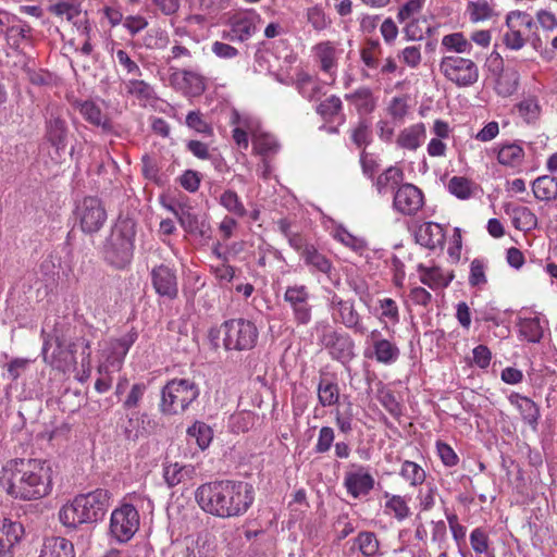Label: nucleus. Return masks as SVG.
<instances>
[{"label": "nucleus", "mask_w": 557, "mask_h": 557, "mask_svg": "<svg viewBox=\"0 0 557 557\" xmlns=\"http://www.w3.org/2000/svg\"><path fill=\"white\" fill-rule=\"evenodd\" d=\"M373 348L376 360L382 363H392L399 356L397 346L387 339L375 341Z\"/></svg>", "instance_id": "nucleus-40"}, {"label": "nucleus", "mask_w": 557, "mask_h": 557, "mask_svg": "<svg viewBox=\"0 0 557 557\" xmlns=\"http://www.w3.org/2000/svg\"><path fill=\"white\" fill-rule=\"evenodd\" d=\"M75 108L79 111L82 116L91 125L102 128L104 132L111 129V121L102 113L100 107L91 101H76Z\"/></svg>", "instance_id": "nucleus-25"}, {"label": "nucleus", "mask_w": 557, "mask_h": 557, "mask_svg": "<svg viewBox=\"0 0 557 557\" xmlns=\"http://www.w3.org/2000/svg\"><path fill=\"white\" fill-rule=\"evenodd\" d=\"M403 180L400 169L391 166L382 173L376 180V188L379 193H383L387 187H394Z\"/></svg>", "instance_id": "nucleus-52"}, {"label": "nucleus", "mask_w": 557, "mask_h": 557, "mask_svg": "<svg viewBox=\"0 0 557 557\" xmlns=\"http://www.w3.org/2000/svg\"><path fill=\"white\" fill-rule=\"evenodd\" d=\"M295 87L298 92L308 100L319 98L322 91L319 79L306 71H299L296 73Z\"/></svg>", "instance_id": "nucleus-30"}, {"label": "nucleus", "mask_w": 557, "mask_h": 557, "mask_svg": "<svg viewBox=\"0 0 557 557\" xmlns=\"http://www.w3.org/2000/svg\"><path fill=\"white\" fill-rule=\"evenodd\" d=\"M185 557H208V544L207 541H202L198 537L191 542V545H187L183 552Z\"/></svg>", "instance_id": "nucleus-64"}, {"label": "nucleus", "mask_w": 557, "mask_h": 557, "mask_svg": "<svg viewBox=\"0 0 557 557\" xmlns=\"http://www.w3.org/2000/svg\"><path fill=\"white\" fill-rule=\"evenodd\" d=\"M332 307L339 313V321L349 329L363 333L364 327L360 323V315L356 311L354 304L349 300H343L336 294L331 299Z\"/></svg>", "instance_id": "nucleus-22"}, {"label": "nucleus", "mask_w": 557, "mask_h": 557, "mask_svg": "<svg viewBox=\"0 0 557 557\" xmlns=\"http://www.w3.org/2000/svg\"><path fill=\"white\" fill-rule=\"evenodd\" d=\"M230 124L233 126V139H268V134L253 116L232 110Z\"/></svg>", "instance_id": "nucleus-17"}, {"label": "nucleus", "mask_w": 557, "mask_h": 557, "mask_svg": "<svg viewBox=\"0 0 557 557\" xmlns=\"http://www.w3.org/2000/svg\"><path fill=\"white\" fill-rule=\"evenodd\" d=\"M199 396L198 386L187 379H174L161 392L160 409L165 414H178Z\"/></svg>", "instance_id": "nucleus-6"}, {"label": "nucleus", "mask_w": 557, "mask_h": 557, "mask_svg": "<svg viewBox=\"0 0 557 557\" xmlns=\"http://www.w3.org/2000/svg\"><path fill=\"white\" fill-rule=\"evenodd\" d=\"M144 417L145 414L139 417L138 413H132L127 417L126 422L122 425L123 435L126 441L136 442L145 435Z\"/></svg>", "instance_id": "nucleus-36"}, {"label": "nucleus", "mask_w": 557, "mask_h": 557, "mask_svg": "<svg viewBox=\"0 0 557 557\" xmlns=\"http://www.w3.org/2000/svg\"><path fill=\"white\" fill-rule=\"evenodd\" d=\"M422 206V191L412 184L401 185L394 196L395 209L405 215L416 214Z\"/></svg>", "instance_id": "nucleus-18"}, {"label": "nucleus", "mask_w": 557, "mask_h": 557, "mask_svg": "<svg viewBox=\"0 0 557 557\" xmlns=\"http://www.w3.org/2000/svg\"><path fill=\"white\" fill-rule=\"evenodd\" d=\"M185 473V467L178 463L170 465L164 468V480L169 486H175L182 482Z\"/></svg>", "instance_id": "nucleus-63"}, {"label": "nucleus", "mask_w": 557, "mask_h": 557, "mask_svg": "<svg viewBox=\"0 0 557 557\" xmlns=\"http://www.w3.org/2000/svg\"><path fill=\"white\" fill-rule=\"evenodd\" d=\"M310 294L305 285L288 286L284 300L293 309L294 319L298 324H308L311 321L312 307L309 304Z\"/></svg>", "instance_id": "nucleus-16"}, {"label": "nucleus", "mask_w": 557, "mask_h": 557, "mask_svg": "<svg viewBox=\"0 0 557 557\" xmlns=\"http://www.w3.org/2000/svg\"><path fill=\"white\" fill-rule=\"evenodd\" d=\"M400 475L413 486L422 484L425 480V471L416 462L408 460L403 463Z\"/></svg>", "instance_id": "nucleus-46"}, {"label": "nucleus", "mask_w": 557, "mask_h": 557, "mask_svg": "<svg viewBox=\"0 0 557 557\" xmlns=\"http://www.w3.org/2000/svg\"><path fill=\"white\" fill-rule=\"evenodd\" d=\"M440 71L446 79L458 87H468L479 79L478 65L470 59L446 55L440 63Z\"/></svg>", "instance_id": "nucleus-9"}, {"label": "nucleus", "mask_w": 557, "mask_h": 557, "mask_svg": "<svg viewBox=\"0 0 557 557\" xmlns=\"http://www.w3.org/2000/svg\"><path fill=\"white\" fill-rule=\"evenodd\" d=\"M386 508L392 510L398 520H404L410 515L405 498L399 495H393L386 503Z\"/></svg>", "instance_id": "nucleus-57"}, {"label": "nucleus", "mask_w": 557, "mask_h": 557, "mask_svg": "<svg viewBox=\"0 0 557 557\" xmlns=\"http://www.w3.org/2000/svg\"><path fill=\"white\" fill-rule=\"evenodd\" d=\"M143 162V175L156 183L159 182V166L157 159L148 153L144 154L141 158Z\"/></svg>", "instance_id": "nucleus-62"}, {"label": "nucleus", "mask_w": 557, "mask_h": 557, "mask_svg": "<svg viewBox=\"0 0 557 557\" xmlns=\"http://www.w3.org/2000/svg\"><path fill=\"white\" fill-rule=\"evenodd\" d=\"M519 332L527 341L537 343L543 336V330L539 318L521 319L519 321Z\"/></svg>", "instance_id": "nucleus-39"}, {"label": "nucleus", "mask_w": 557, "mask_h": 557, "mask_svg": "<svg viewBox=\"0 0 557 557\" xmlns=\"http://www.w3.org/2000/svg\"><path fill=\"white\" fill-rule=\"evenodd\" d=\"M128 95L136 98L140 106H147L157 99L153 87L143 79H128L125 84Z\"/></svg>", "instance_id": "nucleus-31"}, {"label": "nucleus", "mask_w": 557, "mask_h": 557, "mask_svg": "<svg viewBox=\"0 0 557 557\" xmlns=\"http://www.w3.org/2000/svg\"><path fill=\"white\" fill-rule=\"evenodd\" d=\"M523 150L516 143L503 145L497 151L498 162L503 165L516 166L522 162Z\"/></svg>", "instance_id": "nucleus-35"}, {"label": "nucleus", "mask_w": 557, "mask_h": 557, "mask_svg": "<svg viewBox=\"0 0 557 557\" xmlns=\"http://www.w3.org/2000/svg\"><path fill=\"white\" fill-rule=\"evenodd\" d=\"M54 344L55 347L49 355V349L52 347V343L47 338L44 342L42 357L46 363H49L51 367L62 372L75 370L77 364L76 354L81 349L82 366L89 367L90 345L87 339L81 337L76 342L66 345L62 338L55 336Z\"/></svg>", "instance_id": "nucleus-5"}, {"label": "nucleus", "mask_w": 557, "mask_h": 557, "mask_svg": "<svg viewBox=\"0 0 557 557\" xmlns=\"http://www.w3.org/2000/svg\"><path fill=\"white\" fill-rule=\"evenodd\" d=\"M195 498L205 512L223 519L244 515L253 502L248 484L230 480L201 484Z\"/></svg>", "instance_id": "nucleus-2"}, {"label": "nucleus", "mask_w": 557, "mask_h": 557, "mask_svg": "<svg viewBox=\"0 0 557 557\" xmlns=\"http://www.w3.org/2000/svg\"><path fill=\"white\" fill-rule=\"evenodd\" d=\"M424 3L425 0H407L398 10V22L405 23L406 21L413 17L416 14L420 13Z\"/></svg>", "instance_id": "nucleus-55"}, {"label": "nucleus", "mask_w": 557, "mask_h": 557, "mask_svg": "<svg viewBox=\"0 0 557 557\" xmlns=\"http://www.w3.org/2000/svg\"><path fill=\"white\" fill-rule=\"evenodd\" d=\"M137 223L133 218L119 216L103 248L104 259L116 269L129 264L134 252Z\"/></svg>", "instance_id": "nucleus-4"}, {"label": "nucleus", "mask_w": 557, "mask_h": 557, "mask_svg": "<svg viewBox=\"0 0 557 557\" xmlns=\"http://www.w3.org/2000/svg\"><path fill=\"white\" fill-rule=\"evenodd\" d=\"M32 28L27 24H10L3 34L12 48H18L24 40L30 38Z\"/></svg>", "instance_id": "nucleus-38"}, {"label": "nucleus", "mask_w": 557, "mask_h": 557, "mask_svg": "<svg viewBox=\"0 0 557 557\" xmlns=\"http://www.w3.org/2000/svg\"><path fill=\"white\" fill-rule=\"evenodd\" d=\"M306 16L308 23L318 32L324 30L331 25V20L324 10L318 5L308 8Z\"/></svg>", "instance_id": "nucleus-48"}, {"label": "nucleus", "mask_w": 557, "mask_h": 557, "mask_svg": "<svg viewBox=\"0 0 557 557\" xmlns=\"http://www.w3.org/2000/svg\"><path fill=\"white\" fill-rule=\"evenodd\" d=\"M311 52L314 64L323 74L327 75L332 82H334L338 71L339 59L343 53L339 42L322 40L312 47Z\"/></svg>", "instance_id": "nucleus-13"}, {"label": "nucleus", "mask_w": 557, "mask_h": 557, "mask_svg": "<svg viewBox=\"0 0 557 557\" xmlns=\"http://www.w3.org/2000/svg\"><path fill=\"white\" fill-rule=\"evenodd\" d=\"M74 218L83 233L92 235L103 227L108 214L101 199L88 196L76 203Z\"/></svg>", "instance_id": "nucleus-8"}, {"label": "nucleus", "mask_w": 557, "mask_h": 557, "mask_svg": "<svg viewBox=\"0 0 557 557\" xmlns=\"http://www.w3.org/2000/svg\"><path fill=\"white\" fill-rule=\"evenodd\" d=\"M466 12L472 23L491 20L495 15L493 4L487 0H470Z\"/></svg>", "instance_id": "nucleus-33"}, {"label": "nucleus", "mask_w": 557, "mask_h": 557, "mask_svg": "<svg viewBox=\"0 0 557 557\" xmlns=\"http://www.w3.org/2000/svg\"><path fill=\"white\" fill-rule=\"evenodd\" d=\"M48 11L57 17L67 21L74 20L81 13L78 7L70 0H57L48 7Z\"/></svg>", "instance_id": "nucleus-42"}, {"label": "nucleus", "mask_w": 557, "mask_h": 557, "mask_svg": "<svg viewBox=\"0 0 557 557\" xmlns=\"http://www.w3.org/2000/svg\"><path fill=\"white\" fill-rule=\"evenodd\" d=\"M533 194L539 200H553L557 198V177L543 175L532 184Z\"/></svg>", "instance_id": "nucleus-32"}, {"label": "nucleus", "mask_w": 557, "mask_h": 557, "mask_svg": "<svg viewBox=\"0 0 557 557\" xmlns=\"http://www.w3.org/2000/svg\"><path fill=\"white\" fill-rule=\"evenodd\" d=\"M344 486L354 498H358L370 493L374 487V479L360 466L357 471L346 473Z\"/></svg>", "instance_id": "nucleus-20"}, {"label": "nucleus", "mask_w": 557, "mask_h": 557, "mask_svg": "<svg viewBox=\"0 0 557 557\" xmlns=\"http://www.w3.org/2000/svg\"><path fill=\"white\" fill-rule=\"evenodd\" d=\"M442 46L456 53H469L472 49L471 42L462 33H453L442 38Z\"/></svg>", "instance_id": "nucleus-43"}, {"label": "nucleus", "mask_w": 557, "mask_h": 557, "mask_svg": "<svg viewBox=\"0 0 557 557\" xmlns=\"http://www.w3.org/2000/svg\"><path fill=\"white\" fill-rule=\"evenodd\" d=\"M470 544L476 554H484L488 549V535L482 528L474 529L470 534Z\"/></svg>", "instance_id": "nucleus-58"}, {"label": "nucleus", "mask_w": 557, "mask_h": 557, "mask_svg": "<svg viewBox=\"0 0 557 557\" xmlns=\"http://www.w3.org/2000/svg\"><path fill=\"white\" fill-rule=\"evenodd\" d=\"M261 22L260 14L255 10L237 12L230 17V29L223 30L222 38L230 41H246L256 33Z\"/></svg>", "instance_id": "nucleus-12"}, {"label": "nucleus", "mask_w": 557, "mask_h": 557, "mask_svg": "<svg viewBox=\"0 0 557 557\" xmlns=\"http://www.w3.org/2000/svg\"><path fill=\"white\" fill-rule=\"evenodd\" d=\"M0 486L15 499H40L51 492L52 468L46 460L12 459L2 468Z\"/></svg>", "instance_id": "nucleus-1"}, {"label": "nucleus", "mask_w": 557, "mask_h": 557, "mask_svg": "<svg viewBox=\"0 0 557 557\" xmlns=\"http://www.w3.org/2000/svg\"><path fill=\"white\" fill-rule=\"evenodd\" d=\"M485 264L480 259H474L471 262L469 284L471 286H480L486 284Z\"/></svg>", "instance_id": "nucleus-59"}, {"label": "nucleus", "mask_w": 557, "mask_h": 557, "mask_svg": "<svg viewBox=\"0 0 557 557\" xmlns=\"http://www.w3.org/2000/svg\"><path fill=\"white\" fill-rule=\"evenodd\" d=\"M39 557H75L74 545L64 537H48L42 544Z\"/></svg>", "instance_id": "nucleus-27"}, {"label": "nucleus", "mask_w": 557, "mask_h": 557, "mask_svg": "<svg viewBox=\"0 0 557 557\" xmlns=\"http://www.w3.org/2000/svg\"><path fill=\"white\" fill-rule=\"evenodd\" d=\"M416 242L429 249H435L444 242L443 228L434 222H426L420 225L416 231Z\"/></svg>", "instance_id": "nucleus-26"}, {"label": "nucleus", "mask_w": 557, "mask_h": 557, "mask_svg": "<svg viewBox=\"0 0 557 557\" xmlns=\"http://www.w3.org/2000/svg\"><path fill=\"white\" fill-rule=\"evenodd\" d=\"M534 27L533 17L521 11H510L506 15V32L503 35L504 45L510 50L522 49Z\"/></svg>", "instance_id": "nucleus-10"}, {"label": "nucleus", "mask_w": 557, "mask_h": 557, "mask_svg": "<svg viewBox=\"0 0 557 557\" xmlns=\"http://www.w3.org/2000/svg\"><path fill=\"white\" fill-rule=\"evenodd\" d=\"M320 342L334 359L344 362L354 356V343L349 335L338 333L331 326L323 327Z\"/></svg>", "instance_id": "nucleus-15"}, {"label": "nucleus", "mask_w": 557, "mask_h": 557, "mask_svg": "<svg viewBox=\"0 0 557 557\" xmlns=\"http://www.w3.org/2000/svg\"><path fill=\"white\" fill-rule=\"evenodd\" d=\"M519 114L527 121H535L541 113V106L535 97H529L518 104Z\"/></svg>", "instance_id": "nucleus-54"}, {"label": "nucleus", "mask_w": 557, "mask_h": 557, "mask_svg": "<svg viewBox=\"0 0 557 557\" xmlns=\"http://www.w3.org/2000/svg\"><path fill=\"white\" fill-rule=\"evenodd\" d=\"M113 58L127 75L140 76L141 70L138 64L131 58L128 52L123 49L113 50Z\"/></svg>", "instance_id": "nucleus-51"}, {"label": "nucleus", "mask_w": 557, "mask_h": 557, "mask_svg": "<svg viewBox=\"0 0 557 557\" xmlns=\"http://www.w3.org/2000/svg\"><path fill=\"white\" fill-rule=\"evenodd\" d=\"M356 543L366 557L374 556L379 550V541L373 532L359 533Z\"/></svg>", "instance_id": "nucleus-50"}, {"label": "nucleus", "mask_w": 557, "mask_h": 557, "mask_svg": "<svg viewBox=\"0 0 557 557\" xmlns=\"http://www.w3.org/2000/svg\"><path fill=\"white\" fill-rule=\"evenodd\" d=\"M345 99L356 108L359 115L370 114L375 110L377 103V98L367 86L359 87L351 94H346Z\"/></svg>", "instance_id": "nucleus-24"}, {"label": "nucleus", "mask_w": 557, "mask_h": 557, "mask_svg": "<svg viewBox=\"0 0 557 557\" xmlns=\"http://www.w3.org/2000/svg\"><path fill=\"white\" fill-rule=\"evenodd\" d=\"M169 82L172 88L185 97H200L207 89V78L199 72L171 67Z\"/></svg>", "instance_id": "nucleus-14"}, {"label": "nucleus", "mask_w": 557, "mask_h": 557, "mask_svg": "<svg viewBox=\"0 0 557 557\" xmlns=\"http://www.w3.org/2000/svg\"><path fill=\"white\" fill-rule=\"evenodd\" d=\"M380 55L381 46L377 40H368L366 47H363L360 52L362 62L369 69H376L379 66Z\"/></svg>", "instance_id": "nucleus-47"}, {"label": "nucleus", "mask_w": 557, "mask_h": 557, "mask_svg": "<svg viewBox=\"0 0 557 557\" xmlns=\"http://www.w3.org/2000/svg\"><path fill=\"white\" fill-rule=\"evenodd\" d=\"M186 125L203 136H212L213 128L200 111H190L186 116Z\"/></svg>", "instance_id": "nucleus-44"}, {"label": "nucleus", "mask_w": 557, "mask_h": 557, "mask_svg": "<svg viewBox=\"0 0 557 557\" xmlns=\"http://www.w3.org/2000/svg\"><path fill=\"white\" fill-rule=\"evenodd\" d=\"M151 282L156 293L168 299L178 295L177 277L175 271L168 265L160 264L151 270Z\"/></svg>", "instance_id": "nucleus-19"}, {"label": "nucleus", "mask_w": 557, "mask_h": 557, "mask_svg": "<svg viewBox=\"0 0 557 557\" xmlns=\"http://www.w3.org/2000/svg\"><path fill=\"white\" fill-rule=\"evenodd\" d=\"M399 58L404 64L411 69H417L422 60L421 47L420 46H407L399 54Z\"/></svg>", "instance_id": "nucleus-56"}, {"label": "nucleus", "mask_w": 557, "mask_h": 557, "mask_svg": "<svg viewBox=\"0 0 557 557\" xmlns=\"http://www.w3.org/2000/svg\"><path fill=\"white\" fill-rule=\"evenodd\" d=\"M509 400L511 404L518 407L523 421L528 423L533 431H536L540 419L539 406L530 398L521 396L519 394H512L509 397Z\"/></svg>", "instance_id": "nucleus-28"}, {"label": "nucleus", "mask_w": 557, "mask_h": 557, "mask_svg": "<svg viewBox=\"0 0 557 557\" xmlns=\"http://www.w3.org/2000/svg\"><path fill=\"white\" fill-rule=\"evenodd\" d=\"M220 332L223 334V346L226 350H250L258 339V329L253 322L238 318L231 319L221 324Z\"/></svg>", "instance_id": "nucleus-7"}, {"label": "nucleus", "mask_w": 557, "mask_h": 557, "mask_svg": "<svg viewBox=\"0 0 557 557\" xmlns=\"http://www.w3.org/2000/svg\"><path fill=\"white\" fill-rule=\"evenodd\" d=\"M318 398L323 407H331L339 400L338 384L327 379H321L318 384Z\"/></svg>", "instance_id": "nucleus-34"}, {"label": "nucleus", "mask_w": 557, "mask_h": 557, "mask_svg": "<svg viewBox=\"0 0 557 557\" xmlns=\"http://www.w3.org/2000/svg\"><path fill=\"white\" fill-rule=\"evenodd\" d=\"M81 398L79 392H71L66 388L59 398V405L63 411L74 412L81 406Z\"/></svg>", "instance_id": "nucleus-60"}, {"label": "nucleus", "mask_w": 557, "mask_h": 557, "mask_svg": "<svg viewBox=\"0 0 557 557\" xmlns=\"http://www.w3.org/2000/svg\"><path fill=\"white\" fill-rule=\"evenodd\" d=\"M343 108V103L339 97L332 95L320 102L317 108V112L324 119H330L337 115Z\"/></svg>", "instance_id": "nucleus-53"}, {"label": "nucleus", "mask_w": 557, "mask_h": 557, "mask_svg": "<svg viewBox=\"0 0 557 557\" xmlns=\"http://www.w3.org/2000/svg\"><path fill=\"white\" fill-rule=\"evenodd\" d=\"M109 499L110 494L103 488L77 495L72 503L61 508L59 512L60 521L71 528H76L83 523L97 522L106 515Z\"/></svg>", "instance_id": "nucleus-3"}, {"label": "nucleus", "mask_w": 557, "mask_h": 557, "mask_svg": "<svg viewBox=\"0 0 557 557\" xmlns=\"http://www.w3.org/2000/svg\"><path fill=\"white\" fill-rule=\"evenodd\" d=\"M181 186L189 191L195 193L199 189L201 175L193 170H186L178 178Z\"/></svg>", "instance_id": "nucleus-61"}, {"label": "nucleus", "mask_w": 557, "mask_h": 557, "mask_svg": "<svg viewBox=\"0 0 557 557\" xmlns=\"http://www.w3.org/2000/svg\"><path fill=\"white\" fill-rule=\"evenodd\" d=\"M177 219L186 232L203 238L210 237V224L206 220H200L196 214L191 213L189 207L180 206Z\"/></svg>", "instance_id": "nucleus-23"}, {"label": "nucleus", "mask_w": 557, "mask_h": 557, "mask_svg": "<svg viewBox=\"0 0 557 557\" xmlns=\"http://www.w3.org/2000/svg\"><path fill=\"white\" fill-rule=\"evenodd\" d=\"M24 527L21 522L4 518L0 520V557H5L22 540Z\"/></svg>", "instance_id": "nucleus-21"}, {"label": "nucleus", "mask_w": 557, "mask_h": 557, "mask_svg": "<svg viewBox=\"0 0 557 557\" xmlns=\"http://www.w3.org/2000/svg\"><path fill=\"white\" fill-rule=\"evenodd\" d=\"M220 203L231 213L237 216L246 215L247 211L239 200L238 195L231 189L225 190L220 197Z\"/></svg>", "instance_id": "nucleus-45"}, {"label": "nucleus", "mask_w": 557, "mask_h": 557, "mask_svg": "<svg viewBox=\"0 0 557 557\" xmlns=\"http://www.w3.org/2000/svg\"><path fill=\"white\" fill-rule=\"evenodd\" d=\"M187 434L190 437H195L196 443L200 449H206L213 437L212 429L205 422L196 421L191 426L188 428Z\"/></svg>", "instance_id": "nucleus-41"}, {"label": "nucleus", "mask_w": 557, "mask_h": 557, "mask_svg": "<svg viewBox=\"0 0 557 557\" xmlns=\"http://www.w3.org/2000/svg\"><path fill=\"white\" fill-rule=\"evenodd\" d=\"M138 529L139 513L133 505L123 504L111 513L110 532L119 542L129 541Z\"/></svg>", "instance_id": "nucleus-11"}, {"label": "nucleus", "mask_w": 557, "mask_h": 557, "mask_svg": "<svg viewBox=\"0 0 557 557\" xmlns=\"http://www.w3.org/2000/svg\"><path fill=\"white\" fill-rule=\"evenodd\" d=\"M519 73L516 70H506L497 78L496 89L502 96H511L519 86Z\"/></svg>", "instance_id": "nucleus-37"}, {"label": "nucleus", "mask_w": 557, "mask_h": 557, "mask_svg": "<svg viewBox=\"0 0 557 557\" xmlns=\"http://www.w3.org/2000/svg\"><path fill=\"white\" fill-rule=\"evenodd\" d=\"M301 258L306 265L310 267L312 271L323 273L327 275L329 278H332L334 271L332 261L320 252L314 245L307 247Z\"/></svg>", "instance_id": "nucleus-29"}, {"label": "nucleus", "mask_w": 557, "mask_h": 557, "mask_svg": "<svg viewBox=\"0 0 557 557\" xmlns=\"http://www.w3.org/2000/svg\"><path fill=\"white\" fill-rule=\"evenodd\" d=\"M472 183L466 177L454 176L448 182V190L459 199H468L472 195Z\"/></svg>", "instance_id": "nucleus-49"}]
</instances>
